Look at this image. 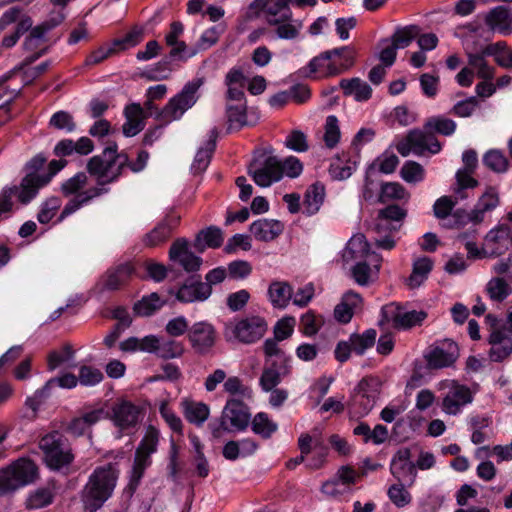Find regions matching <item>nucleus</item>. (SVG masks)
Instances as JSON below:
<instances>
[{
    "label": "nucleus",
    "mask_w": 512,
    "mask_h": 512,
    "mask_svg": "<svg viewBox=\"0 0 512 512\" xmlns=\"http://www.w3.org/2000/svg\"><path fill=\"white\" fill-rule=\"evenodd\" d=\"M54 380H48L46 384L35 391V393L26 399V406L36 412L41 405L49 398L51 390L53 389Z\"/></svg>",
    "instance_id": "obj_63"
},
{
    "label": "nucleus",
    "mask_w": 512,
    "mask_h": 512,
    "mask_svg": "<svg viewBox=\"0 0 512 512\" xmlns=\"http://www.w3.org/2000/svg\"><path fill=\"white\" fill-rule=\"evenodd\" d=\"M406 483H399V484H393L388 489V497L391 500V502L399 507H405L407 506L411 500V494L405 489Z\"/></svg>",
    "instance_id": "obj_60"
},
{
    "label": "nucleus",
    "mask_w": 512,
    "mask_h": 512,
    "mask_svg": "<svg viewBox=\"0 0 512 512\" xmlns=\"http://www.w3.org/2000/svg\"><path fill=\"white\" fill-rule=\"evenodd\" d=\"M440 389L446 390L443 396L442 409L447 414L456 415L462 407L473 401L471 390L455 381L440 383Z\"/></svg>",
    "instance_id": "obj_12"
},
{
    "label": "nucleus",
    "mask_w": 512,
    "mask_h": 512,
    "mask_svg": "<svg viewBox=\"0 0 512 512\" xmlns=\"http://www.w3.org/2000/svg\"><path fill=\"white\" fill-rule=\"evenodd\" d=\"M146 342V352L154 353L164 360L179 358L185 352L183 342L172 337L160 338L156 335H150V338Z\"/></svg>",
    "instance_id": "obj_22"
},
{
    "label": "nucleus",
    "mask_w": 512,
    "mask_h": 512,
    "mask_svg": "<svg viewBox=\"0 0 512 512\" xmlns=\"http://www.w3.org/2000/svg\"><path fill=\"white\" fill-rule=\"evenodd\" d=\"M187 336L192 349L201 355L207 354L214 347L217 338L214 326L207 321L194 323Z\"/></svg>",
    "instance_id": "obj_16"
},
{
    "label": "nucleus",
    "mask_w": 512,
    "mask_h": 512,
    "mask_svg": "<svg viewBox=\"0 0 512 512\" xmlns=\"http://www.w3.org/2000/svg\"><path fill=\"white\" fill-rule=\"evenodd\" d=\"M291 0H255L254 5L265 16L268 24H277L280 20H291Z\"/></svg>",
    "instance_id": "obj_26"
},
{
    "label": "nucleus",
    "mask_w": 512,
    "mask_h": 512,
    "mask_svg": "<svg viewBox=\"0 0 512 512\" xmlns=\"http://www.w3.org/2000/svg\"><path fill=\"white\" fill-rule=\"evenodd\" d=\"M131 262L110 267L100 278L98 285L101 291H116L126 285L134 273Z\"/></svg>",
    "instance_id": "obj_21"
},
{
    "label": "nucleus",
    "mask_w": 512,
    "mask_h": 512,
    "mask_svg": "<svg viewBox=\"0 0 512 512\" xmlns=\"http://www.w3.org/2000/svg\"><path fill=\"white\" fill-rule=\"evenodd\" d=\"M143 32L141 29L134 28L124 37L115 39L108 47H101L94 51L87 59L89 64H98L109 56L136 46L142 41Z\"/></svg>",
    "instance_id": "obj_18"
},
{
    "label": "nucleus",
    "mask_w": 512,
    "mask_h": 512,
    "mask_svg": "<svg viewBox=\"0 0 512 512\" xmlns=\"http://www.w3.org/2000/svg\"><path fill=\"white\" fill-rule=\"evenodd\" d=\"M406 216V209L399 205H388L379 210L375 229L377 233L385 231L397 232Z\"/></svg>",
    "instance_id": "obj_28"
},
{
    "label": "nucleus",
    "mask_w": 512,
    "mask_h": 512,
    "mask_svg": "<svg viewBox=\"0 0 512 512\" xmlns=\"http://www.w3.org/2000/svg\"><path fill=\"white\" fill-rule=\"evenodd\" d=\"M248 174L261 187H269L281 180L280 160L276 156L261 153L248 166Z\"/></svg>",
    "instance_id": "obj_11"
},
{
    "label": "nucleus",
    "mask_w": 512,
    "mask_h": 512,
    "mask_svg": "<svg viewBox=\"0 0 512 512\" xmlns=\"http://www.w3.org/2000/svg\"><path fill=\"white\" fill-rule=\"evenodd\" d=\"M119 473L117 463H107L94 469L81 492L86 510L96 512L104 505L114 492Z\"/></svg>",
    "instance_id": "obj_1"
},
{
    "label": "nucleus",
    "mask_w": 512,
    "mask_h": 512,
    "mask_svg": "<svg viewBox=\"0 0 512 512\" xmlns=\"http://www.w3.org/2000/svg\"><path fill=\"white\" fill-rule=\"evenodd\" d=\"M212 294L208 283H204L199 275H193L186 279L177 291L176 298L182 303L202 302Z\"/></svg>",
    "instance_id": "obj_20"
},
{
    "label": "nucleus",
    "mask_w": 512,
    "mask_h": 512,
    "mask_svg": "<svg viewBox=\"0 0 512 512\" xmlns=\"http://www.w3.org/2000/svg\"><path fill=\"white\" fill-rule=\"evenodd\" d=\"M503 47V44H488L476 52L466 51L468 65L473 71H476L478 78L482 80H493L495 68L488 64L486 57L496 54Z\"/></svg>",
    "instance_id": "obj_19"
},
{
    "label": "nucleus",
    "mask_w": 512,
    "mask_h": 512,
    "mask_svg": "<svg viewBox=\"0 0 512 512\" xmlns=\"http://www.w3.org/2000/svg\"><path fill=\"white\" fill-rule=\"evenodd\" d=\"M180 222V216L169 214L143 237V244L153 248L166 242Z\"/></svg>",
    "instance_id": "obj_24"
},
{
    "label": "nucleus",
    "mask_w": 512,
    "mask_h": 512,
    "mask_svg": "<svg viewBox=\"0 0 512 512\" xmlns=\"http://www.w3.org/2000/svg\"><path fill=\"white\" fill-rule=\"evenodd\" d=\"M46 465L55 471L68 469L75 455L68 438L58 431L43 436L39 441Z\"/></svg>",
    "instance_id": "obj_5"
},
{
    "label": "nucleus",
    "mask_w": 512,
    "mask_h": 512,
    "mask_svg": "<svg viewBox=\"0 0 512 512\" xmlns=\"http://www.w3.org/2000/svg\"><path fill=\"white\" fill-rule=\"evenodd\" d=\"M223 243V233L220 228L210 226L207 229L201 230L194 242V247L203 252L206 247L219 248Z\"/></svg>",
    "instance_id": "obj_41"
},
{
    "label": "nucleus",
    "mask_w": 512,
    "mask_h": 512,
    "mask_svg": "<svg viewBox=\"0 0 512 512\" xmlns=\"http://www.w3.org/2000/svg\"><path fill=\"white\" fill-rule=\"evenodd\" d=\"M268 330V323L259 315H247L225 324L223 335L227 342L253 344L263 338Z\"/></svg>",
    "instance_id": "obj_6"
},
{
    "label": "nucleus",
    "mask_w": 512,
    "mask_h": 512,
    "mask_svg": "<svg viewBox=\"0 0 512 512\" xmlns=\"http://www.w3.org/2000/svg\"><path fill=\"white\" fill-rule=\"evenodd\" d=\"M268 296L274 307L285 308L292 297V288L287 282L275 281L268 288Z\"/></svg>",
    "instance_id": "obj_42"
},
{
    "label": "nucleus",
    "mask_w": 512,
    "mask_h": 512,
    "mask_svg": "<svg viewBox=\"0 0 512 512\" xmlns=\"http://www.w3.org/2000/svg\"><path fill=\"white\" fill-rule=\"evenodd\" d=\"M377 332L375 329H368L362 334L353 333L349 337L353 351L358 355H363L368 348H371L376 341Z\"/></svg>",
    "instance_id": "obj_48"
},
{
    "label": "nucleus",
    "mask_w": 512,
    "mask_h": 512,
    "mask_svg": "<svg viewBox=\"0 0 512 512\" xmlns=\"http://www.w3.org/2000/svg\"><path fill=\"white\" fill-rule=\"evenodd\" d=\"M61 207V200L58 197H50L42 203L37 214V220L41 224L49 223Z\"/></svg>",
    "instance_id": "obj_61"
},
{
    "label": "nucleus",
    "mask_w": 512,
    "mask_h": 512,
    "mask_svg": "<svg viewBox=\"0 0 512 512\" xmlns=\"http://www.w3.org/2000/svg\"><path fill=\"white\" fill-rule=\"evenodd\" d=\"M400 176L407 183H418L424 179L425 170L421 164L410 160L403 164Z\"/></svg>",
    "instance_id": "obj_54"
},
{
    "label": "nucleus",
    "mask_w": 512,
    "mask_h": 512,
    "mask_svg": "<svg viewBox=\"0 0 512 512\" xmlns=\"http://www.w3.org/2000/svg\"><path fill=\"white\" fill-rule=\"evenodd\" d=\"M379 390L372 378H363L355 387L352 395V405L359 416L367 415L374 407Z\"/></svg>",
    "instance_id": "obj_15"
},
{
    "label": "nucleus",
    "mask_w": 512,
    "mask_h": 512,
    "mask_svg": "<svg viewBox=\"0 0 512 512\" xmlns=\"http://www.w3.org/2000/svg\"><path fill=\"white\" fill-rule=\"evenodd\" d=\"M486 25L503 35L512 33V9L507 6H497L485 16Z\"/></svg>",
    "instance_id": "obj_31"
},
{
    "label": "nucleus",
    "mask_w": 512,
    "mask_h": 512,
    "mask_svg": "<svg viewBox=\"0 0 512 512\" xmlns=\"http://www.w3.org/2000/svg\"><path fill=\"white\" fill-rule=\"evenodd\" d=\"M391 473L401 483L412 485L416 477L415 465L412 462L391 463Z\"/></svg>",
    "instance_id": "obj_53"
},
{
    "label": "nucleus",
    "mask_w": 512,
    "mask_h": 512,
    "mask_svg": "<svg viewBox=\"0 0 512 512\" xmlns=\"http://www.w3.org/2000/svg\"><path fill=\"white\" fill-rule=\"evenodd\" d=\"M490 344L489 358L493 362H501L512 353V336L500 329L493 330L488 338Z\"/></svg>",
    "instance_id": "obj_30"
},
{
    "label": "nucleus",
    "mask_w": 512,
    "mask_h": 512,
    "mask_svg": "<svg viewBox=\"0 0 512 512\" xmlns=\"http://www.w3.org/2000/svg\"><path fill=\"white\" fill-rule=\"evenodd\" d=\"M325 195L326 191L323 183L317 181L308 186L304 194V213L307 216L316 214L324 202Z\"/></svg>",
    "instance_id": "obj_37"
},
{
    "label": "nucleus",
    "mask_w": 512,
    "mask_h": 512,
    "mask_svg": "<svg viewBox=\"0 0 512 512\" xmlns=\"http://www.w3.org/2000/svg\"><path fill=\"white\" fill-rule=\"evenodd\" d=\"M141 417V408L130 401H120L112 408V421L121 430L135 428Z\"/></svg>",
    "instance_id": "obj_23"
},
{
    "label": "nucleus",
    "mask_w": 512,
    "mask_h": 512,
    "mask_svg": "<svg viewBox=\"0 0 512 512\" xmlns=\"http://www.w3.org/2000/svg\"><path fill=\"white\" fill-rule=\"evenodd\" d=\"M361 304L362 297L360 294L352 290L347 291L334 309L335 319L344 324L350 322L354 312L361 307Z\"/></svg>",
    "instance_id": "obj_35"
},
{
    "label": "nucleus",
    "mask_w": 512,
    "mask_h": 512,
    "mask_svg": "<svg viewBox=\"0 0 512 512\" xmlns=\"http://www.w3.org/2000/svg\"><path fill=\"white\" fill-rule=\"evenodd\" d=\"M458 344L452 339H443L435 342L426 354L429 368L442 369L451 367L459 358Z\"/></svg>",
    "instance_id": "obj_13"
},
{
    "label": "nucleus",
    "mask_w": 512,
    "mask_h": 512,
    "mask_svg": "<svg viewBox=\"0 0 512 512\" xmlns=\"http://www.w3.org/2000/svg\"><path fill=\"white\" fill-rule=\"evenodd\" d=\"M203 84V79L198 78L186 83L183 89L172 97L168 103L159 111H157L156 119L161 124H168L172 121L179 120L184 113L192 108L197 102V92ZM144 115L151 116L154 111L158 110L154 105V100L147 98L144 103Z\"/></svg>",
    "instance_id": "obj_2"
},
{
    "label": "nucleus",
    "mask_w": 512,
    "mask_h": 512,
    "mask_svg": "<svg viewBox=\"0 0 512 512\" xmlns=\"http://www.w3.org/2000/svg\"><path fill=\"white\" fill-rule=\"evenodd\" d=\"M105 417L102 408L94 409L84 413L80 417L73 418L66 426L65 431L74 437L83 436L86 431Z\"/></svg>",
    "instance_id": "obj_33"
},
{
    "label": "nucleus",
    "mask_w": 512,
    "mask_h": 512,
    "mask_svg": "<svg viewBox=\"0 0 512 512\" xmlns=\"http://www.w3.org/2000/svg\"><path fill=\"white\" fill-rule=\"evenodd\" d=\"M158 441L159 431L152 425L148 426L135 454L150 459V456L157 450Z\"/></svg>",
    "instance_id": "obj_47"
},
{
    "label": "nucleus",
    "mask_w": 512,
    "mask_h": 512,
    "mask_svg": "<svg viewBox=\"0 0 512 512\" xmlns=\"http://www.w3.org/2000/svg\"><path fill=\"white\" fill-rule=\"evenodd\" d=\"M433 268V261L428 257H421L414 261L412 273L407 280L410 288L419 287L427 278Z\"/></svg>",
    "instance_id": "obj_43"
},
{
    "label": "nucleus",
    "mask_w": 512,
    "mask_h": 512,
    "mask_svg": "<svg viewBox=\"0 0 512 512\" xmlns=\"http://www.w3.org/2000/svg\"><path fill=\"white\" fill-rule=\"evenodd\" d=\"M36 477L35 463L26 458L18 459L6 468L0 469V496L32 483Z\"/></svg>",
    "instance_id": "obj_8"
},
{
    "label": "nucleus",
    "mask_w": 512,
    "mask_h": 512,
    "mask_svg": "<svg viewBox=\"0 0 512 512\" xmlns=\"http://www.w3.org/2000/svg\"><path fill=\"white\" fill-rule=\"evenodd\" d=\"M431 133H438L443 136H451L454 134L457 128V124L454 120L445 116H433L426 120L424 127Z\"/></svg>",
    "instance_id": "obj_44"
},
{
    "label": "nucleus",
    "mask_w": 512,
    "mask_h": 512,
    "mask_svg": "<svg viewBox=\"0 0 512 512\" xmlns=\"http://www.w3.org/2000/svg\"><path fill=\"white\" fill-rule=\"evenodd\" d=\"M409 198L405 187L398 182H386L380 185L378 202L385 203L390 200H402Z\"/></svg>",
    "instance_id": "obj_46"
},
{
    "label": "nucleus",
    "mask_w": 512,
    "mask_h": 512,
    "mask_svg": "<svg viewBox=\"0 0 512 512\" xmlns=\"http://www.w3.org/2000/svg\"><path fill=\"white\" fill-rule=\"evenodd\" d=\"M325 132L323 136L324 143L326 147L332 149L334 148L339 140H340V128L339 121L336 116L330 115L326 118L325 122Z\"/></svg>",
    "instance_id": "obj_56"
},
{
    "label": "nucleus",
    "mask_w": 512,
    "mask_h": 512,
    "mask_svg": "<svg viewBox=\"0 0 512 512\" xmlns=\"http://www.w3.org/2000/svg\"><path fill=\"white\" fill-rule=\"evenodd\" d=\"M151 464V459L135 454L134 464L132 467L129 488L134 491L139 485L144 472Z\"/></svg>",
    "instance_id": "obj_59"
},
{
    "label": "nucleus",
    "mask_w": 512,
    "mask_h": 512,
    "mask_svg": "<svg viewBox=\"0 0 512 512\" xmlns=\"http://www.w3.org/2000/svg\"><path fill=\"white\" fill-rule=\"evenodd\" d=\"M127 165L128 155L123 152L118 153L117 144L111 143L101 154L88 160L86 169L91 176L95 177L97 187H104L117 181Z\"/></svg>",
    "instance_id": "obj_3"
},
{
    "label": "nucleus",
    "mask_w": 512,
    "mask_h": 512,
    "mask_svg": "<svg viewBox=\"0 0 512 512\" xmlns=\"http://www.w3.org/2000/svg\"><path fill=\"white\" fill-rule=\"evenodd\" d=\"M169 258L178 262L187 272L197 271L202 264V259L188 249V241L184 238H179L172 243Z\"/></svg>",
    "instance_id": "obj_25"
},
{
    "label": "nucleus",
    "mask_w": 512,
    "mask_h": 512,
    "mask_svg": "<svg viewBox=\"0 0 512 512\" xmlns=\"http://www.w3.org/2000/svg\"><path fill=\"white\" fill-rule=\"evenodd\" d=\"M124 116L126 121L122 126V131L126 137H133L144 129L146 115H144V109L140 104L127 105L124 109Z\"/></svg>",
    "instance_id": "obj_32"
},
{
    "label": "nucleus",
    "mask_w": 512,
    "mask_h": 512,
    "mask_svg": "<svg viewBox=\"0 0 512 512\" xmlns=\"http://www.w3.org/2000/svg\"><path fill=\"white\" fill-rule=\"evenodd\" d=\"M383 313L386 318L393 322L395 328L409 329L416 325H421L422 322L427 318L425 311H407L402 312L398 307L389 305L383 308Z\"/></svg>",
    "instance_id": "obj_27"
},
{
    "label": "nucleus",
    "mask_w": 512,
    "mask_h": 512,
    "mask_svg": "<svg viewBox=\"0 0 512 512\" xmlns=\"http://www.w3.org/2000/svg\"><path fill=\"white\" fill-rule=\"evenodd\" d=\"M369 259L375 268V274L379 272L382 258L375 252L370 251L369 243L363 234H356L350 238L342 251L344 263L352 261H363Z\"/></svg>",
    "instance_id": "obj_14"
},
{
    "label": "nucleus",
    "mask_w": 512,
    "mask_h": 512,
    "mask_svg": "<svg viewBox=\"0 0 512 512\" xmlns=\"http://www.w3.org/2000/svg\"><path fill=\"white\" fill-rule=\"evenodd\" d=\"M252 430L262 438H270L277 430V424L272 422L265 413H258L252 421Z\"/></svg>",
    "instance_id": "obj_52"
},
{
    "label": "nucleus",
    "mask_w": 512,
    "mask_h": 512,
    "mask_svg": "<svg viewBox=\"0 0 512 512\" xmlns=\"http://www.w3.org/2000/svg\"><path fill=\"white\" fill-rule=\"evenodd\" d=\"M217 138L218 130L213 128L210 131L209 139L206 141L205 145L197 151L195 155L191 166V170L194 174H201L209 166L212 155L216 148Z\"/></svg>",
    "instance_id": "obj_36"
},
{
    "label": "nucleus",
    "mask_w": 512,
    "mask_h": 512,
    "mask_svg": "<svg viewBox=\"0 0 512 512\" xmlns=\"http://www.w3.org/2000/svg\"><path fill=\"white\" fill-rule=\"evenodd\" d=\"M164 303L165 302L160 299L159 295L153 292L150 295L144 296L141 300L137 301L133 306V310L135 314L139 316H151L156 311L161 309Z\"/></svg>",
    "instance_id": "obj_45"
},
{
    "label": "nucleus",
    "mask_w": 512,
    "mask_h": 512,
    "mask_svg": "<svg viewBox=\"0 0 512 512\" xmlns=\"http://www.w3.org/2000/svg\"><path fill=\"white\" fill-rule=\"evenodd\" d=\"M484 165L495 173H504L508 170L509 162L504 153L497 149L486 152L483 156Z\"/></svg>",
    "instance_id": "obj_49"
},
{
    "label": "nucleus",
    "mask_w": 512,
    "mask_h": 512,
    "mask_svg": "<svg viewBox=\"0 0 512 512\" xmlns=\"http://www.w3.org/2000/svg\"><path fill=\"white\" fill-rule=\"evenodd\" d=\"M290 365H280L276 361L271 363V367L264 369L260 377V385L265 391H272L281 381V376L290 373Z\"/></svg>",
    "instance_id": "obj_38"
},
{
    "label": "nucleus",
    "mask_w": 512,
    "mask_h": 512,
    "mask_svg": "<svg viewBox=\"0 0 512 512\" xmlns=\"http://www.w3.org/2000/svg\"><path fill=\"white\" fill-rule=\"evenodd\" d=\"M247 106L246 101L238 103L237 105H228L226 108L228 122L230 128H241L247 124Z\"/></svg>",
    "instance_id": "obj_55"
},
{
    "label": "nucleus",
    "mask_w": 512,
    "mask_h": 512,
    "mask_svg": "<svg viewBox=\"0 0 512 512\" xmlns=\"http://www.w3.org/2000/svg\"><path fill=\"white\" fill-rule=\"evenodd\" d=\"M420 28L417 25H409L399 28L393 34L392 44L397 48H405L419 35Z\"/></svg>",
    "instance_id": "obj_51"
},
{
    "label": "nucleus",
    "mask_w": 512,
    "mask_h": 512,
    "mask_svg": "<svg viewBox=\"0 0 512 512\" xmlns=\"http://www.w3.org/2000/svg\"><path fill=\"white\" fill-rule=\"evenodd\" d=\"M52 500L53 494L49 488H39L28 496L25 504L30 510L40 509L49 505Z\"/></svg>",
    "instance_id": "obj_57"
},
{
    "label": "nucleus",
    "mask_w": 512,
    "mask_h": 512,
    "mask_svg": "<svg viewBox=\"0 0 512 512\" xmlns=\"http://www.w3.org/2000/svg\"><path fill=\"white\" fill-rule=\"evenodd\" d=\"M486 291L493 301L502 302L511 294L512 289L503 278L495 277L487 283Z\"/></svg>",
    "instance_id": "obj_50"
},
{
    "label": "nucleus",
    "mask_w": 512,
    "mask_h": 512,
    "mask_svg": "<svg viewBox=\"0 0 512 512\" xmlns=\"http://www.w3.org/2000/svg\"><path fill=\"white\" fill-rule=\"evenodd\" d=\"M340 87L345 95L354 96L356 101H367L372 95V88L360 78L342 79Z\"/></svg>",
    "instance_id": "obj_40"
},
{
    "label": "nucleus",
    "mask_w": 512,
    "mask_h": 512,
    "mask_svg": "<svg viewBox=\"0 0 512 512\" xmlns=\"http://www.w3.org/2000/svg\"><path fill=\"white\" fill-rule=\"evenodd\" d=\"M284 230L282 222L274 219H259L250 225L253 236L263 242H269L278 237Z\"/></svg>",
    "instance_id": "obj_34"
},
{
    "label": "nucleus",
    "mask_w": 512,
    "mask_h": 512,
    "mask_svg": "<svg viewBox=\"0 0 512 512\" xmlns=\"http://www.w3.org/2000/svg\"><path fill=\"white\" fill-rule=\"evenodd\" d=\"M276 26V34L281 39H295L298 37L302 24L298 21L291 20H280L277 24H271Z\"/></svg>",
    "instance_id": "obj_58"
},
{
    "label": "nucleus",
    "mask_w": 512,
    "mask_h": 512,
    "mask_svg": "<svg viewBox=\"0 0 512 512\" xmlns=\"http://www.w3.org/2000/svg\"><path fill=\"white\" fill-rule=\"evenodd\" d=\"M331 61L327 64V75H339L349 70L355 63L356 51L351 46L329 50Z\"/></svg>",
    "instance_id": "obj_29"
},
{
    "label": "nucleus",
    "mask_w": 512,
    "mask_h": 512,
    "mask_svg": "<svg viewBox=\"0 0 512 512\" xmlns=\"http://www.w3.org/2000/svg\"><path fill=\"white\" fill-rule=\"evenodd\" d=\"M250 421L248 407L240 400L227 401L220 418L208 425L214 438H221L225 432L242 431Z\"/></svg>",
    "instance_id": "obj_7"
},
{
    "label": "nucleus",
    "mask_w": 512,
    "mask_h": 512,
    "mask_svg": "<svg viewBox=\"0 0 512 512\" xmlns=\"http://www.w3.org/2000/svg\"><path fill=\"white\" fill-rule=\"evenodd\" d=\"M87 182L88 177L86 173L78 172L73 177L62 183V194L66 197L71 195H74V197H72L64 206L57 222H62L66 217L90 203L94 198L108 192V189L105 187H92L85 191H81L86 186Z\"/></svg>",
    "instance_id": "obj_4"
},
{
    "label": "nucleus",
    "mask_w": 512,
    "mask_h": 512,
    "mask_svg": "<svg viewBox=\"0 0 512 512\" xmlns=\"http://www.w3.org/2000/svg\"><path fill=\"white\" fill-rule=\"evenodd\" d=\"M512 246V231L506 224L491 229L484 238L483 254L497 257L504 254Z\"/></svg>",
    "instance_id": "obj_17"
},
{
    "label": "nucleus",
    "mask_w": 512,
    "mask_h": 512,
    "mask_svg": "<svg viewBox=\"0 0 512 512\" xmlns=\"http://www.w3.org/2000/svg\"><path fill=\"white\" fill-rule=\"evenodd\" d=\"M67 164L66 160H52L49 163V172L42 175H29L21 180L19 186L14 185L11 188H16L17 198L22 204L29 203L38 193V190L48 184L52 177L63 169Z\"/></svg>",
    "instance_id": "obj_10"
},
{
    "label": "nucleus",
    "mask_w": 512,
    "mask_h": 512,
    "mask_svg": "<svg viewBox=\"0 0 512 512\" xmlns=\"http://www.w3.org/2000/svg\"><path fill=\"white\" fill-rule=\"evenodd\" d=\"M479 107V100L476 96H471L465 100L458 101L451 109L450 113L458 117H470Z\"/></svg>",
    "instance_id": "obj_64"
},
{
    "label": "nucleus",
    "mask_w": 512,
    "mask_h": 512,
    "mask_svg": "<svg viewBox=\"0 0 512 512\" xmlns=\"http://www.w3.org/2000/svg\"><path fill=\"white\" fill-rule=\"evenodd\" d=\"M323 325V319L321 316H317L314 312L308 311L302 315L300 319L301 330L306 336L315 335L321 326Z\"/></svg>",
    "instance_id": "obj_62"
},
{
    "label": "nucleus",
    "mask_w": 512,
    "mask_h": 512,
    "mask_svg": "<svg viewBox=\"0 0 512 512\" xmlns=\"http://www.w3.org/2000/svg\"><path fill=\"white\" fill-rule=\"evenodd\" d=\"M396 149L403 157H407L410 153L422 156L426 151L431 154L439 153L442 149V145L435 134L425 128L423 130L412 129L408 131L405 137L398 141Z\"/></svg>",
    "instance_id": "obj_9"
},
{
    "label": "nucleus",
    "mask_w": 512,
    "mask_h": 512,
    "mask_svg": "<svg viewBox=\"0 0 512 512\" xmlns=\"http://www.w3.org/2000/svg\"><path fill=\"white\" fill-rule=\"evenodd\" d=\"M181 405L186 420L196 426H202L209 417V407L204 403L184 400Z\"/></svg>",
    "instance_id": "obj_39"
}]
</instances>
